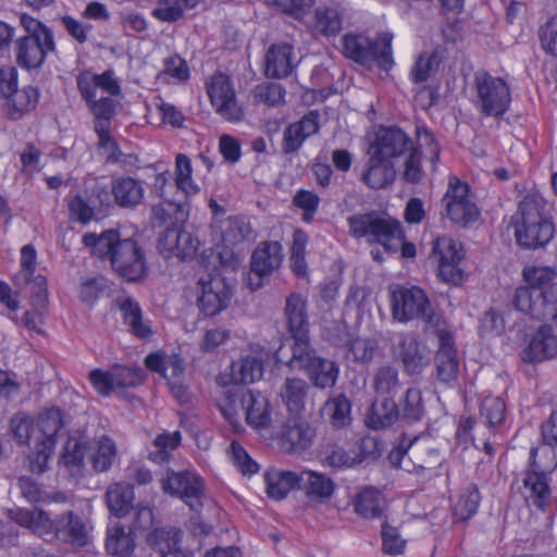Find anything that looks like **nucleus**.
Listing matches in <instances>:
<instances>
[{"label":"nucleus","instance_id":"nucleus-59","mask_svg":"<svg viewBox=\"0 0 557 557\" xmlns=\"http://www.w3.org/2000/svg\"><path fill=\"white\" fill-rule=\"evenodd\" d=\"M250 233V225L244 216H228L222 225V238L225 243H242L249 237Z\"/></svg>","mask_w":557,"mask_h":557},{"label":"nucleus","instance_id":"nucleus-17","mask_svg":"<svg viewBox=\"0 0 557 557\" xmlns=\"http://www.w3.org/2000/svg\"><path fill=\"white\" fill-rule=\"evenodd\" d=\"M200 296L197 306L206 317H214L225 310L233 298V287L220 274L209 275L198 282Z\"/></svg>","mask_w":557,"mask_h":557},{"label":"nucleus","instance_id":"nucleus-28","mask_svg":"<svg viewBox=\"0 0 557 557\" xmlns=\"http://www.w3.org/2000/svg\"><path fill=\"white\" fill-rule=\"evenodd\" d=\"M531 221H553L547 201L539 193H528L523 196L516 213L511 216V225Z\"/></svg>","mask_w":557,"mask_h":557},{"label":"nucleus","instance_id":"nucleus-1","mask_svg":"<svg viewBox=\"0 0 557 557\" xmlns=\"http://www.w3.org/2000/svg\"><path fill=\"white\" fill-rule=\"evenodd\" d=\"M83 244L90 253L108 260L113 271L127 282L141 280L147 273L145 252L133 238H121L117 230H106L100 234L86 233Z\"/></svg>","mask_w":557,"mask_h":557},{"label":"nucleus","instance_id":"nucleus-6","mask_svg":"<svg viewBox=\"0 0 557 557\" xmlns=\"http://www.w3.org/2000/svg\"><path fill=\"white\" fill-rule=\"evenodd\" d=\"M389 33H382L375 40L361 34H346L342 38V53L354 62L388 71L394 65Z\"/></svg>","mask_w":557,"mask_h":557},{"label":"nucleus","instance_id":"nucleus-21","mask_svg":"<svg viewBox=\"0 0 557 557\" xmlns=\"http://www.w3.org/2000/svg\"><path fill=\"white\" fill-rule=\"evenodd\" d=\"M410 137L399 127H381L371 146L372 153L391 160L403 156L410 148Z\"/></svg>","mask_w":557,"mask_h":557},{"label":"nucleus","instance_id":"nucleus-2","mask_svg":"<svg viewBox=\"0 0 557 557\" xmlns=\"http://www.w3.org/2000/svg\"><path fill=\"white\" fill-rule=\"evenodd\" d=\"M12 513L18 525L32 530L46 541L58 540L74 547H85L89 543V527L73 510L63 511L53 518L41 509H17Z\"/></svg>","mask_w":557,"mask_h":557},{"label":"nucleus","instance_id":"nucleus-15","mask_svg":"<svg viewBox=\"0 0 557 557\" xmlns=\"http://www.w3.org/2000/svg\"><path fill=\"white\" fill-rule=\"evenodd\" d=\"M283 247L276 240L260 242L250 258V271L247 284L251 290H258L265 280L277 271L283 262Z\"/></svg>","mask_w":557,"mask_h":557},{"label":"nucleus","instance_id":"nucleus-63","mask_svg":"<svg viewBox=\"0 0 557 557\" xmlns=\"http://www.w3.org/2000/svg\"><path fill=\"white\" fill-rule=\"evenodd\" d=\"M381 537L384 554L395 556L405 553L406 540L400 536L398 529L388 524L387 521L382 523Z\"/></svg>","mask_w":557,"mask_h":557},{"label":"nucleus","instance_id":"nucleus-37","mask_svg":"<svg viewBox=\"0 0 557 557\" xmlns=\"http://www.w3.org/2000/svg\"><path fill=\"white\" fill-rule=\"evenodd\" d=\"M354 511L364 519L381 518L385 510L382 493L372 486L360 490L352 499Z\"/></svg>","mask_w":557,"mask_h":557},{"label":"nucleus","instance_id":"nucleus-10","mask_svg":"<svg viewBox=\"0 0 557 557\" xmlns=\"http://www.w3.org/2000/svg\"><path fill=\"white\" fill-rule=\"evenodd\" d=\"M513 307L541 321H550L557 326V283L546 289H515Z\"/></svg>","mask_w":557,"mask_h":557},{"label":"nucleus","instance_id":"nucleus-54","mask_svg":"<svg viewBox=\"0 0 557 557\" xmlns=\"http://www.w3.org/2000/svg\"><path fill=\"white\" fill-rule=\"evenodd\" d=\"M115 391L134 388L145 381V372L141 368L134 366L114 364L111 367Z\"/></svg>","mask_w":557,"mask_h":557},{"label":"nucleus","instance_id":"nucleus-41","mask_svg":"<svg viewBox=\"0 0 557 557\" xmlns=\"http://www.w3.org/2000/svg\"><path fill=\"white\" fill-rule=\"evenodd\" d=\"M351 407L349 398L341 393L324 403L321 413L334 429H343L351 423Z\"/></svg>","mask_w":557,"mask_h":557},{"label":"nucleus","instance_id":"nucleus-12","mask_svg":"<svg viewBox=\"0 0 557 557\" xmlns=\"http://www.w3.org/2000/svg\"><path fill=\"white\" fill-rule=\"evenodd\" d=\"M432 253L437 262V275L443 282L457 286L465 281L461 262L466 251L459 242L449 236L437 237Z\"/></svg>","mask_w":557,"mask_h":557},{"label":"nucleus","instance_id":"nucleus-26","mask_svg":"<svg viewBox=\"0 0 557 557\" xmlns=\"http://www.w3.org/2000/svg\"><path fill=\"white\" fill-rule=\"evenodd\" d=\"M314 434L307 421L288 419L282 428L281 445L288 453H300L311 446Z\"/></svg>","mask_w":557,"mask_h":557},{"label":"nucleus","instance_id":"nucleus-3","mask_svg":"<svg viewBox=\"0 0 557 557\" xmlns=\"http://www.w3.org/2000/svg\"><path fill=\"white\" fill-rule=\"evenodd\" d=\"M392 314L398 322L421 320L425 324V331L435 332L444 327L446 320L436 312L424 290L418 286H398L392 292Z\"/></svg>","mask_w":557,"mask_h":557},{"label":"nucleus","instance_id":"nucleus-29","mask_svg":"<svg viewBox=\"0 0 557 557\" xmlns=\"http://www.w3.org/2000/svg\"><path fill=\"white\" fill-rule=\"evenodd\" d=\"M263 480L268 496L282 500L292 490H298L299 472L271 468L264 472Z\"/></svg>","mask_w":557,"mask_h":557},{"label":"nucleus","instance_id":"nucleus-35","mask_svg":"<svg viewBox=\"0 0 557 557\" xmlns=\"http://www.w3.org/2000/svg\"><path fill=\"white\" fill-rule=\"evenodd\" d=\"M181 537V530L160 528L148 535L147 542L161 554L160 557H188L187 553L178 546Z\"/></svg>","mask_w":557,"mask_h":557},{"label":"nucleus","instance_id":"nucleus-39","mask_svg":"<svg viewBox=\"0 0 557 557\" xmlns=\"http://www.w3.org/2000/svg\"><path fill=\"white\" fill-rule=\"evenodd\" d=\"M98 149L102 151L106 157V163L119 164L121 168L133 166L138 161L137 157L133 153H124L119 143L111 136L110 129L102 126H97Z\"/></svg>","mask_w":557,"mask_h":557},{"label":"nucleus","instance_id":"nucleus-22","mask_svg":"<svg viewBox=\"0 0 557 557\" xmlns=\"http://www.w3.org/2000/svg\"><path fill=\"white\" fill-rule=\"evenodd\" d=\"M557 356V336L552 325L544 324L531 338L529 345L522 350L521 359L525 363H537Z\"/></svg>","mask_w":557,"mask_h":557},{"label":"nucleus","instance_id":"nucleus-61","mask_svg":"<svg viewBox=\"0 0 557 557\" xmlns=\"http://www.w3.org/2000/svg\"><path fill=\"white\" fill-rule=\"evenodd\" d=\"M441 63V58L436 51L430 54H421L411 69L410 76L414 84H422L429 79Z\"/></svg>","mask_w":557,"mask_h":557},{"label":"nucleus","instance_id":"nucleus-14","mask_svg":"<svg viewBox=\"0 0 557 557\" xmlns=\"http://www.w3.org/2000/svg\"><path fill=\"white\" fill-rule=\"evenodd\" d=\"M161 490L182 499L190 510L199 512L203 507L205 484L202 479L190 471L169 470L160 481Z\"/></svg>","mask_w":557,"mask_h":557},{"label":"nucleus","instance_id":"nucleus-24","mask_svg":"<svg viewBox=\"0 0 557 557\" xmlns=\"http://www.w3.org/2000/svg\"><path fill=\"white\" fill-rule=\"evenodd\" d=\"M517 244L525 249L545 247L554 237L553 221H531L512 225Z\"/></svg>","mask_w":557,"mask_h":557},{"label":"nucleus","instance_id":"nucleus-62","mask_svg":"<svg viewBox=\"0 0 557 557\" xmlns=\"http://www.w3.org/2000/svg\"><path fill=\"white\" fill-rule=\"evenodd\" d=\"M168 77L177 82H185L189 78V67L186 61L178 54H173L164 59L163 70L157 75V79L162 82H166Z\"/></svg>","mask_w":557,"mask_h":557},{"label":"nucleus","instance_id":"nucleus-50","mask_svg":"<svg viewBox=\"0 0 557 557\" xmlns=\"http://www.w3.org/2000/svg\"><path fill=\"white\" fill-rule=\"evenodd\" d=\"M321 463L324 467H329L335 470L354 467L355 465L361 463L362 458H356L344 447L337 444H331L325 446L321 453Z\"/></svg>","mask_w":557,"mask_h":557},{"label":"nucleus","instance_id":"nucleus-19","mask_svg":"<svg viewBox=\"0 0 557 557\" xmlns=\"http://www.w3.org/2000/svg\"><path fill=\"white\" fill-rule=\"evenodd\" d=\"M57 45L52 37V46L46 45L42 37H18L14 41L16 64L26 71L39 70L45 64L47 55L55 52Z\"/></svg>","mask_w":557,"mask_h":557},{"label":"nucleus","instance_id":"nucleus-34","mask_svg":"<svg viewBox=\"0 0 557 557\" xmlns=\"http://www.w3.org/2000/svg\"><path fill=\"white\" fill-rule=\"evenodd\" d=\"M111 190L115 203L127 209H134L141 203L145 195L141 182L131 176H122L113 180Z\"/></svg>","mask_w":557,"mask_h":557},{"label":"nucleus","instance_id":"nucleus-7","mask_svg":"<svg viewBox=\"0 0 557 557\" xmlns=\"http://www.w3.org/2000/svg\"><path fill=\"white\" fill-rule=\"evenodd\" d=\"M349 233L355 238H369L381 244L385 250L396 252L404 239V232L399 221L382 216L376 211L358 213L347 218Z\"/></svg>","mask_w":557,"mask_h":557},{"label":"nucleus","instance_id":"nucleus-4","mask_svg":"<svg viewBox=\"0 0 557 557\" xmlns=\"http://www.w3.org/2000/svg\"><path fill=\"white\" fill-rule=\"evenodd\" d=\"M472 103L481 115L502 119L510 108V87L503 77L478 70L472 81Z\"/></svg>","mask_w":557,"mask_h":557},{"label":"nucleus","instance_id":"nucleus-52","mask_svg":"<svg viewBox=\"0 0 557 557\" xmlns=\"http://www.w3.org/2000/svg\"><path fill=\"white\" fill-rule=\"evenodd\" d=\"M199 0H160V7L152 11L159 21L175 23L184 16L186 10L197 7Z\"/></svg>","mask_w":557,"mask_h":557},{"label":"nucleus","instance_id":"nucleus-20","mask_svg":"<svg viewBox=\"0 0 557 557\" xmlns=\"http://www.w3.org/2000/svg\"><path fill=\"white\" fill-rule=\"evenodd\" d=\"M438 339V349L435 355L436 376L443 383L457 380L459 373V359L455 347V338L447 330V325L433 332Z\"/></svg>","mask_w":557,"mask_h":557},{"label":"nucleus","instance_id":"nucleus-40","mask_svg":"<svg viewBox=\"0 0 557 557\" xmlns=\"http://www.w3.org/2000/svg\"><path fill=\"white\" fill-rule=\"evenodd\" d=\"M134 499V486L129 483L117 482L107 488L106 504L109 511L117 518L125 517L131 511Z\"/></svg>","mask_w":557,"mask_h":557},{"label":"nucleus","instance_id":"nucleus-58","mask_svg":"<svg viewBox=\"0 0 557 557\" xmlns=\"http://www.w3.org/2000/svg\"><path fill=\"white\" fill-rule=\"evenodd\" d=\"M555 276L556 272L548 267H529L523 270V280L527 285L519 286L516 289L533 290V288H541L543 290L554 284L552 281Z\"/></svg>","mask_w":557,"mask_h":557},{"label":"nucleus","instance_id":"nucleus-11","mask_svg":"<svg viewBox=\"0 0 557 557\" xmlns=\"http://www.w3.org/2000/svg\"><path fill=\"white\" fill-rule=\"evenodd\" d=\"M470 187L456 176L449 177L447 190L442 198L443 215L459 226H468L480 215L478 206L469 197Z\"/></svg>","mask_w":557,"mask_h":557},{"label":"nucleus","instance_id":"nucleus-36","mask_svg":"<svg viewBox=\"0 0 557 557\" xmlns=\"http://www.w3.org/2000/svg\"><path fill=\"white\" fill-rule=\"evenodd\" d=\"M398 421V406L392 397L373 401L366 414V425L371 430H384Z\"/></svg>","mask_w":557,"mask_h":557},{"label":"nucleus","instance_id":"nucleus-55","mask_svg":"<svg viewBox=\"0 0 557 557\" xmlns=\"http://www.w3.org/2000/svg\"><path fill=\"white\" fill-rule=\"evenodd\" d=\"M10 431L16 442L21 445H29L30 441L36 442L38 430L35 428L34 419L25 412L15 413L10 420Z\"/></svg>","mask_w":557,"mask_h":557},{"label":"nucleus","instance_id":"nucleus-60","mask_svg":"<svg viewBox=\"0 0 557 557\" xmlns=\"http://www.w3.org/2000/svg\"><path fill=\"white\" fill-rule=\"evenodd\" d=\"M116 457V446L109 436H102L98 442L96 453L91 458L92 467L98 472L109 470Z\"/></svg>","mask_w":557,"mask_h":557},{"label":"nucleus","instance_id":"nucleus-8","mask_svg":"<svg viewBox=\"0 0 557 557\" xmlns=\"http://www.w3.org/2000/svg\"><path fill=\"white\" fill-rule=\"evenodd\" d=\"M290 358L285 361L286 367L293 371H302L314 387L327 389L336 385L339 375L338 364L321 357L311 343L290 345Z\"/></svg>","mask_w":557,"mask_h":557},{"label":"nucleus","instance_id":"nucleus-53","mask_svg":"<svg viewBox=\"0 0 557 557\" xmlns=\"http://www.w3.org/2000/svg\"><path fill=\"white\" fill-rule=\"evenodd\" d=\"M481 503V495L475 484L468 485L454 505V518L457 521H467L472 518Z\"/></svg>","mask_w":557,"mask_h":557},{"label":"nucleus","instance_id":"nucleus-56","mask_svg":"<svg viewBox=\"0 0 557 557\" xmlns=\"http://www.w3.org/2000/svg\"><path fill=\"white\" fill-rule=\"evenodd\" d=\"M506 405L502 397L487 396L481 401L480 417L490 428H495L504 422Z\"/></svg>","mask_w":557,"mask_h":557},{"label":"nucleus","instance_id":"nucleus-57","mask_svg":"<svg viewBox=\"0 0 557 557\" xmlns=\"http://www.w3.org/2000/svg\"><path fill=\"white\" fill-rule=\"evenodd\" d=\"M21 290H27L30 296L32 306L36 309H44L48 302L47 278L44 275H33L27 282H14Z\"/></svg>","mask_w":557,"mask_h":557},{"label":"nucleus","instance_id":"nucleus-32","mask_svg":"<svg viewBox=\"0 0 557 557\" xmlns=\"http://www.w3.org/2000/svg\"><path fill=\"white\" fill-rule=\"evenodd\" d=\"M310 385L300 377H287L281 388V398L288 412L294 417L306 410L309 401Z\"/></svg>","mask_w":557,"mask_h":557},{"label":"nucleus","instance_id":"nucleus-48","mask_svg":"<svg viewBox=\"0 0 557 557\" xmlns=\"http://www.w3.org/2000/svg\"><path fill=\"white\" fill-rule=\"evenodd\" d=\"M397 356L408 374H418L422 371V355L419 343L413 336H403L398 344Z\"/></svg>","mask_w":557,"mask_h":557},{"label":"nucleus","instance_id":"nucleus-27","mask_svg":"<svg viewBox=\"0 0 557 557\" xmlns=\"http://www.w3.org/2000/svg\"><path fill=\"white\" fill-rule=\"evenodd\" d=\"M77 89L81 97L97 96V89H101L110 96H117L121 94V87L114 72L107 70L101 74H95L88 70L79 72L76 76Z\"/></svg>","mask_w":557,"mask_h":557},{"label":"nucleus","instance_id":"nucleus-33","mask_svg":"<svg viewBox=\"0 0 557 557\" xmlns=\"http://www.w3.org/2000/svg\"><path fill=\"white\" fill-rule=\"evenodd\" d=\"M396 177L393 161L372 153L367 170L362 174V181L372 189H381L391 185Z\"/></svg>","mask_w":557,"mask_h":557},{"label":"nucleus","instance_id":"nucleus-5","mask_svg":"<svg viewBox=\"0 0 557 557\" xmlns=\"http://www.w3.org/2000/svg\"><path fill=\"white\" fill-rule=\"evenodd\" d=\"M556 468L554 454L542 451L536 456L529 453L522 479L527 492L525 500L542 512H545L552 503L550 482Z\"/></svg>","mask_w":557,"mask_h":557},{"label":"nucleus","instance_id":"nucleus-25","mask_svg":"<svg viewBox=\"0 0 557 557\" xmlns=\"http://www.w3.org/2000/svg\"><path fill=\"white\" fill-rule=\"evenodd\" d=\"M248 425L256 430L268 429L271 424L270 404L260 392L247 389L239 397Z\"/></svg>","mask_w":557,"mask_h":557},{"label":"nucleus","instance_id":"nucleus-31","mask_svg":"<svg viewBox=\"0 0 557 557\" xmlns=\"http://www.w3.org/2000/svg\"><path fill=\"white\" fill-rule=\"evenodd\" d=\"M116 306L122 313L124 324L134 336L141 339L151 337L152 330L144 321L143 311L137 300L129 296L121 297L116 299Z\"/></svg>","mask_w":557,"mask_h":557},{"label":"nucleus","instance_id":"nucleus-46","mask_svg":"<svg viewBox=\"0 0 557 557\" xmlns=\"http://www.w3.org/2000/svg\"><path fill=\"white\" fill-rule=\"evenodd\" d=\"M542 451L554 454L557 461V404L549 417L540 426V444L530 454L540 456Z\"/></svg>","mask_w":557,"mask_h":557},{"label":"nucleus","instance_id":"nucleus-9","mask_svg":"<svg viewBox=\"0 0 557 557\" xmlns=\"http://www.w3.org/2000/svg\"><path fill=\"white\" fill-rule=\"evenodd\" d=\"M64 424V413L58 407L47 408L39 413L36 422L38 436L32 457L33 471L44 472L46 470L55 445V437Z\"/></svg>","mask_w":557,"mask_h":557},{"label":"nucleus","instance_id":"nucleus-43","mask_svg":"<svg viewBox=\"0 0 557 557\" xmlns=\"http://www.w3.org/2000/svg\"><path fill=\"white\" fill-rule=\"evenodd\" d=\"M8 100L9 117L11 120H18L25 113L36 109L39 100V90L33 86H26L12 92Z\"/></svg>","mask_w":557,"mask_h":557},{"label":"nucleus","instance_id":"nucleus-44","mask_svg":"<svg viewBox=\"0 0 557 557\" xmlns=\"http://www.w3.org/2000/svg\"><path fill=\"white\" fill-rule=\"evenodd\" d=\"M397 406L398 420L406 423H416L424 417L425 409L422 393L418 388L409 387Z\"/></svg>","mask_w":557,"mask_h":557},{"label":"nucleus","instance_id":"nucleus-16","mask_svg":"<svg viewBox=\"0 0 557 557\" xmlns=\"http://www.w3.org/2000/svg\"><path fill=\"white\" fill-rule=\"evenodd\" d=\"M206 87L212 107L223 120L232 123L243 120L244 110L236 100L235 89L228 75L215 73Z\"/></svg>","mask_w":557,"mask_h":557},{"label":"nucleus","instance_id":"nucleus-38","mask_svg":"<svg viewBox=\"0 0 557 557\" xmlns=\"http://www.w3.org/2000/svg\"><path fill=\"white\" fill-rule=\"evenodd\" d=\"M293 71V47L273 45L265 55V75L271 78L287 77Z\"/></svg>","mask_w":557,"mask_h":557},{"label":"nucleus","instance_id":"nucleus-51","mask_svg":"<svg viewBox=\"0 0 557 557\" xmlns=\"http://www.w3.org/2000/svg\"><path fill=\"white\" fill-rule=\"evenodd\" d=\"M417 147L412 151H417V156L428 159L433 169L440 161L441 149L434 134L425 125L416 126Z\"/></svg>","mask_w":557,"mask_h":557},{"label":"nucleus","instance_id":"nucleus-30","mask_svg":"<svg viewBox=\"0 0 557 557\" xmlns=\"http://www.w3.org/2000/svg\"><path fill=\"white\" fill-rule=\"evenodd\" d=\"M136 547L133 528L116 522L107 529L106 549L113 557H131Z\"/></svg>","mask_w":557,"mask_h":557},{"label":"nucleus","instance_id":"nucleus-45","mask_svg":"<svg viewBox=\"0 0 557 557\" xmlns=\"http://www.w3.org/2000/svg\"><path fill=\"white\" fill-rule=\"evenodd\" d=\"M314 27L325 37L336 36L343 28V14L332 5H320L314 10Z\"/></svg>","mask_w":557,"mask_h":557},{"label":"nucleus","instance_id":"nucleus-49","mask_svg":"<svg viewBox=\"0 0 557 557\" xmlns=\"http://www.w3.org/2000/svg\"><path fill=\"white\" fill-rule=\"evenodd\" d=\"M263 375V361L256 356L243 357L232 366V376L236 383L250 384Z\"/></svg>","mask_w":557,"mask_h":557},{"label":"nucleus","instance_id":"nucleus-18","mask_svg":"<svg viewBox=\"0 0 557 557\" xmlns=\"http://www.w3.org/2000/svg\"><path fill=\"white\" fill-rule=\"evenodd\" d=\"M283 313L287 332L293 339L292 345L310 343L307 298L300 293H290L285 299Z\"/></svg>","mask_w":557,"mask_h":557},{"label":"nucleus","instance_id":"nucleus-13","mask_svg":"<svg viewBox=\"0 0 557 557\" xmlns=\"http://www.w3.org/2000/svg\"><path fill=\"white\" fill-rule=\"evenodd\" d=\"M145 366L166 380L171 393L180 404L188 400V389L184 384V359L178 354L166 355L161 350L151 352L145 358Z\"/></svg>","mask_w":557,"mask_h":557},{"label":"nucleus","instance_id":"nucleus-47","mask_svg":"<svg viewBox=\"0 0 557 557\" xmlns=\"http://www.w3.org/2000/svg\"><path fill=\"white\" fill-rule=\"evenodd\" d=\"M97 96L82 97L87 108L95 116L94 131L97 133V126L100 125L106 129H110V122L115 115L116 101L111 97L96 98Z\"/></svg>","mask_w":557,"mask_h":557},{"label":"nucleus","instance_id":"nucleus-23","mask_svg":"<svg viewBox=\"0 0 557 557\" xmlns=\"http://www.w3.org/2000/svg\"><path fill=\"white\" fill-rule=\"evenodd\" d=\"M336 484L325 473L313 470L299 471V486L306 497L314 504H324L330 500L335 492Z\"/></svg>","mask_w":557,"mask_h":557},{"label":"nucleus","instance_id":"nucleus-42","mask_svg":"<svg viewBox=\"0 0 557 557\" xmlns=\"http://www.w3.org/2000/svg\"><path fill=\"white\" fill-rule=\"evenodd\" d=\"M400 387L401 383L396 367L384 364L374 371L372 375V388L377 397H392L394 399Z\"/></svg>","mask_w":557,"mask_h":557},{"label":"nucleus","instance_id":"nucleus-64","mask_svg":"<svg viewBox=\"0 0 557 557\" xmlns=\"http://www.w3.org/2000/svg\"><path fill=\"white\" fill-rule=\"evenodd\" d=\"M233 465L244 475H252L259 471V465L248 455L246 449L236 441L230 446Z\"/></svg>","mask_w":557,"mask_h":557}]
</instances>
